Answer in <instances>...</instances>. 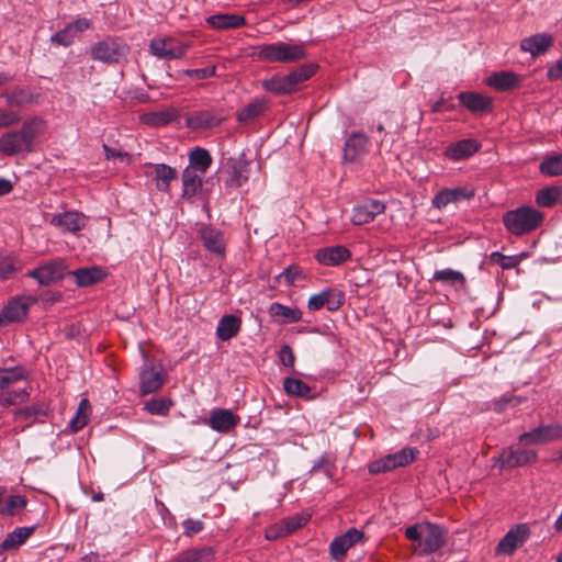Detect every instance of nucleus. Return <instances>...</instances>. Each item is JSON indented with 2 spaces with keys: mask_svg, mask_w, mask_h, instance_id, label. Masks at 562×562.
<instances>
[{
  "mask_svg": "<svg viewBox=\"0 0 562 562\" xmlns=\"http://www.w3.org/2000/svg\"><path fill=\"white\" fill-rule=\"evenodd\" d=\"M27 505V498L22 495H11L3 507H0V515L14 516L18 510Z\"/></svg>",
  "mask_w": 562,
  "mask_h": 562,
  "instance_id": "nucleus-49",
  "label": "nucleus"
},
{
  "mask_svg": "<svg viewBox=\"0 0 562 562\" xmlns=\"http://www.w3.org/2000/svg\"><path fill=\"white\" fill-rule=\"evenodd\" d=\"M150 53L161 59H178L182 58L188 50V45L186 44H175L170 40H153L149 45Z\"/></svg>",
  "mask_w": 562,
  "mask_h": 562,
  "instance_id": "nucleus-16",
  "label": "nucleus"
},
{
  "mask_svg": "<svg viewBox=\"0 0 562 562\" xmlns=\"http://www.w3.org/2000/svg\"><path fill=\"white\" fill-rule=\"evenodd\" d=\"M519 403V400L515 396H502L494 403V409L496 412H503L507 405L515 406Z\"/></svg>",
  "mask_w": 562,
  "mask_h": 562,
  "instance_id": "nucleus-62",
  "label": "nucleus"
},
{
  "mask_svg": "<svg viewBox=\"0 0 562 562\" xmlns=\"http://www.w3.org/2000/svg\"><path fill=\"white\" fill-rule=\"evenodd\" d=\"M385 211V205L379 200H370L361 205L355 206L351 221L355 225H363L372 222L376 215Z\"/></svg>",
  "mask_w": 562,
  "mask_h": 562,
  "instance_id": "nucleus-25",
  "label": "nucleus"
},
{
  "mask_svg": "<svg viewBox=\"0 0 562 562\" xmlns=\"http://www.w3.org/2000/svg\"><path fill=\"white\" fill-rule=\"evenodd\" d=\"M316 260L324 266H339L351 258L350 250L341 245L324 247L316 251Z\"/></svg>",
  "mask_w": 562,
  "mask_h": 562,
  "instance_id": "nucleus-22",
  "label": "nucleus"
},
{
  "mask_svg": "<svg viewBox=\"0 0 562 562\" xmlns=\"http://www.w3.org/2000/svg\"><path fill=\"white\" fill-rule=\"evenodd\" d=\"M182 527L183 535L187 537H192L203 530L204 522L202 520L188 518L182 522Z\"/></svg>",
  "mask_w": 562,
  "mask_h": 562,
  "instance_id": "nucleus-59",
  "label": "nucleus"
},
{
  "mask_svg": "<svg viewBox=\"0 0 562 562\" xmlns=\"http://www.w3.org/2000/svg\"><path fill=\"white\" fill-rule=\"evenodd\" d=\"M90 408L91 407L89 401L87 398H82L79 403L75 416L69 422V428L72 432L79 431L87 425L89 420Z\"/></svg>",
  "mask_w": 562,
  "mask_h": 562,
  "instance_id": "nucleus-42",
  "label": "nucleus"
},
{
  "mask_svg": "<svg viewBox=\"0 0 562 562\" xmlns=\"http://www.w3.org/2000/svg\"><path fill=\"white\" fill-rule=\"evenodd\" d=\"M537 458L535 450L507 448L502 450L496 463L501 470L515 469L531 464L537 461Z\"/></svg>",
  "mask_w": 562,
  "mask_h": 562,
  "instance_id": "nucleus-12",
  "label": "nucleus"
},
{
  "mask_svg": "<svg viewBox=\"0 0 562 562\" xmlns=\"http://www.w3.org/2000/svg\"><path fill=\"white\" fill-rule=\"evenodd\" d=\"M241 327V319L235 315H224L217 325L216 336L223 341H227L235 337Z\"/></svg>",
  "mask_w": 562,
  "mask_h": 562,
  "instance_id": "nucleus-36",
  "label": "nucleus"
},
{
  "mask_svg": "<svg viewBox=\"0 0 562 562\" xmlns=\"http://www.w3.org/2000/svg\"><path fill=\"white\" fill-rule=\"evenodd\" d=\"M181 74L193 80H203L214 77L216 75V67L207 66L204 68L184 69L181 70Z\"/></svg>",
  "mask_w": 562,
  "mask_h": 562,
  "instance_id": "nucleus-55",
  "label": "nucleus"
},
{
  "mask_svg": "<svg viewBox=\"0 0 562 562\" xmlns=\"http://www.w3.org/2000/svg\"><path fill=\"white\" fill-rule=\"evenodd\" d=\"M66 274L65 262L63 260H53L30 270L26 277L36 280L40 285L48 286L61 281Z\"/></svg>",
  "mask_w": 562,
  "mask_h": 562,
  "instance_id": "nucleus-7",
  "label": "nucleus"
},
{
  "mask_svg": "<svg viewBox=\"0 0 562 562\" xmlns=\"http://www.w3.org/2000/svg\"><path fill=\"white\" fill-rule=\"evenodd\" d=\"M10 108H22L36 102V95L32 89L25 87H16L10 91L1 93Z\"/></svg>",
  "mask_w": 562,
  "mask_h": 562,
  "instance_id": "nucleus-32",
  "label": "nucleus"
},
{
  "mask_svg": "<svg viewBox=\"0 0 562 562\" xmlns=\"http://www.w3.org/2000/svg\"><path fill=\"white\" fill-rule=\"evenodd\" d=\"M417 454L418 450L414 448H403L402 450L395 453H391V457L393 459L395 468H400L412 463L416 459Z\"/></svg>",
  "mask_w": 562,
  "mask_h": 562,
  "instance_id": "nucleus-50",
  "label": "nucleus"
},
{
  "mask_svg": "<svg viewBox=\"0 0 562 562\" xmlns=\"http://www.w3.org/2000/svg\"><path fill=\"white\" fill-rule=\"evenodd\" d=\"M405 537L417 543L418 554L425 557L440 550L447 538V530L437 524H415L405 529Z\"/></svg>",
  "mask_w": 562,
  "mask_h": 562,
  "instance_id": "nucleus-2",
  "label": "nucleus"
},
{
  "mask_svg": "<svg viewBox=\"0 0 562 562\" xmlns=\"http://www.w3.org/2000/svg\"><path fill=\"white\" fill-rule=\"evenodd\" d=\"M480 148L481 145L479 142L472 138H467L450 144L446 147L443 155L450 160L460 161L473 156Z\"/></svg>",
  "mask_w": 562,
  "mask_h": 562,
  "instance_id": "nucleus-23",
  "label": "nucleus"
},
{
  "mask_svg": "<svg viewBox=\"0 0 562 562\" xmlns=\"http://www.w3.org/2000/svg\"><path fill=\"white\" fill-rule=\"evenodd\" d=\"M180 116V112L176 108H167L165 110L160 111H154L144 113L140 115L139 120L143 124L151 126V127H159V126H166L175 121H177Z\"/></svg>",
  "mask_w": 562,
  "mask_h": 562,
  "instance_id": "nucleus-30",
  "label": "nucleus"
},
{
  "mask_svg": "<svg viewBox=\"0 0 562 562\" xmlns=\"http://www.w3.org/2000/svg\"><path fill=\"white\" fill-rule=\"evenodd\" d=\"M473 196L474 190L464 187L443 189L435 195L432 204L437 209H443L450 203H456L461 200H470Z\"/></svg>",
  "mask_w": 562,
  "mask_h": 562,
  "instance_id": "nucleus-26",
  "label": "nucleus"
},
{
  "mask_svg": "<svg viewBox=\"0 0 562 562\" xmlns=\"http://www.w3.org/2000/svg\"><path fill=\"white\" fill-rule=\"evenodd\" d=\"M190 165L188 167L196 168L198 172L205 175L212 165V156L205 148L195 147L189 155Z\"/></svg>",
  "mask_w": 562,
  "mask_h": 562,
  "instance_id": "nucleus-40",
  "label": "nucleus"
},
{
  "mask_svg": "<svg viewBox=\"0 0 562 562\" xmlns=\"http://www.w3.org/2000/svg\"><path fill=\"white\" fill-rule=\"evenodd\" d=\"M539 170L550 177L562 176V154L546 157L540 162Z\"/></svg>",
  "mask_w": 562,
  "mask_h": 562,
  "instance_id": "nucleus-44",
  "label": "nucleus"
},
{
  "mask_svg": "<svg viewBox=\"0 0 562 562\" xmlns=\"http://www.w3.org/2000/svg\"><path fill=\"white\" fill-rule=\"evenodd\" d=\"M364 538L362 530L357 528L348 529L344 535L335 537L329 544V554L335 561H341L347 551Z\"/></svg>",
  "mask_w": 562,
  "mask_h": 562,
  "instance_id": "nucleus-13",
  "label": "nucleus"
},
{
  "mask_svg": "<svg viewBox=\"0 0 562 562\" xmlns=\"http://www.w3.org/2000/svg\"><path fill=\"white\" fill-rule=\"evenodd\" d=\"M203 177L204 175L198 172L196 168H184L181 176L183 199L191 200L202 190Z\"/></svg>",
  "mask_w": 562,
  "mask_h": 562,
  "instance_id": "nucleus-28",
  "label": "nucleus"
},
{
  "mask_svg": "<svg viewBox=\"0 0 562 562\" xmlns=\"http://www.w3.org/2000/svg\"><path fill=\"white\" fill-rule=\"evenodd\" d=\"M69 25H72V32L76 34V33H81V32L90 29L91 22L88 19L82 18V19L76 20L75 22L70 23Z\"/></svg>",
  "mask_w": 562,
  "mask_h": 562,
  "instance_id": "nucleus-64",
  "label": "nucleus"
},
{
  "mask_svg": "<svg viewBox=\"0 0 562 562\" xmlns=\"http://www.w3.org/2000/svg\"><path fill=\"white\" fill-rule=\"evenodd\" d=\"M199 235L206 250L217 256H224L225 240L221 231L211 225H202Z\"/></svg>",
  "mask_w": 562,
  "mask_h": 562,
  "instance_id": "nucleus-24",
  "label": "nucleus"
},
{
  "mask_svg": "<svg viewBox=\"0 0 562 562\" xmlns=\"http://www.w3.org/2000/svg\"><path fill=\"white\" fill-rule=\"evenodd\" d=\"M25 379V370L21 367L0 369V390L8 389L12 383Z\"/></svg>",
  "mask_w": 562,
  "mask_h": 562,
  "instance_id": "nucleus-47",
  "label": "nucleus"
},
{
  "mask_svg": "<svg viewBox=\"0 0 562 562\" xmlns=\"http://www.w3.org/2000/svg\"><path fill=\"white\" fill-rule=\"evenodd\" d=\"M306 522H307V518L302 515H295V516L285 518L284 519V524H285V532L284 533L294 532L295 530H297L301 527H303L304 525H306Z\"/></svg>",
  "mask_w": 562,
  "mask_h": 562,
  "instance_id": "nucleus-60",
  "label": "nucleus"
},
{
  "mask_svg": "<svg viewBox=\"0 0 562 562\" xmlns=\"http://www.w3.org/2000/svg\"><path fill=\"white\" fill-rule=\"evenodd\" d=\"M35 302L36 299L32 296L12 297L0 313V325L23 322L29 314L30 306Z\"/></svg>",
  "mask_w": 562,
  "mask_h": 562,
  "instance_id": "nucleus-9",
  "label": "nucleus"
},
{
  "mask_svg": "<svg viewBox=\"0 0 562 562\" xmlns=\"http://www.w3.org/2000/svg\"><path fill=\"white\" fill-rule=\"evenodd\" d=\"M206 23L215 30H232L244 26L246 19L235 13H218L206 18Z\"/></svg>",
  "mask_w": 562,
  "mask_h": 562,
  "instance_id": "nucleus-33",
  "label": "nucleus"
},
{
  "mask_svg": "<svg viewBox=\"0 0 562 562\" xmlns=\"http://www.w3.org/2000/svg\"><path fill=\"white\" fill-rule=\"evenodd\" d=\"M306 52L303 44L277 42L258 46L257 57L267 63H293L303 59Z\"/></svg>",
  "mask_w": 562,
  "mask_h": 562,
  "instance_id": "nucleus-5",
  "label": "nucleus"
},
{
  "mask_svg": "<svg viewBox=\"0 0 562 562\" xmlns=\"http://www.w3.org/2000/svg\"><path fill=\"white\" fill-rule=\"evenodd\" d=\"M29 396L26 389L7 391L0 394V405L4 407L18 405L27 401Z\"/></svg>",
  "mask_w": 562,
  "mask_h": 562,
  "instance_id": "nucleus-48",
  "label": "nucleus"
},
{
  "mask_svg": "<svg viewBox=\"0 0 562 562\" xmlns=\"http://www.w3.org/2000/svg\"><path fill=\"white\" fill-rule=\"evenodd\" d=\"M140 393L143 395L158 391L165 381L162 368L158 369L154 366L145 363L139 372Z\"/></svg>",
  "mask_w": 562,
  "mask_h": 562,
  "instance_id": "nucleus-18",
  "label": "nucleus"
},
{
  "mask_svg": "<svg viewBox=\"0 0 562 562\" xmlns=\"http://www.w3.org/2000/svg\"><path fill=\"white\" fill-rule=\"evenodd\" d=\"M535 201L539 206L552 207L562 201V189L559 187H546L536 192Z\"/></svg>",
  "mask_w": 562,
  "mask_h": 562,
  "instance_id": "nucleus-39",
  "label": "nucleus"
},
{
  "mask_svg": "<svg viewBox=\"0 0 562 562\" xmlns=\"http://www.w3.org/2000/svg\"><path fill=\"white\" fill-rule=\"evenodd\" d=\"M239 422V416L234 414L231 409L215 408L210 415L209 426L217 432L227 434L233 430Z\"/></svg>",
  "mask_w": 562,
  "mask_h": 562,
  "instance_id": "nucleus-20",
  "label": "nucleus"
},
{
  "mask_svg": "<svg viewBox=\"0 0 562 562\" xmlns=\"http://www.w3.org/2000/svg\"><path fill=\"white\" fill-rule=\"evenodd\" d=\"M432 281H438L450 285H463L465 283V278L460 271L447 268L435 271L432 276Z\"/></svg>",
  "mask_w": 562,
  "mask_h": 562,
  "instance_id": "nucleus-46",
  "label": "nucleus"
},
{
  "mask_svg": "<svg viewBox=\"0 0 562 562\" xmlns=\"http://www.w3.org/2000/svg\"><path fill=\"white\" fill-rule=\"evenodd\" d=\"M269 314L281 324L296 323L302 319V311L297 307H291L274 302L269 307Z\"/></svg>",
  "mask_w": 562,
  "mask_h": 562,
  "instance_id": "nucleus-35",
  "label": "nucleus"
},
{
  "mask_svg": "<svg viewBox=\"0 0 562 562\" xmlns=\"http://www.w3.org/2000/svg\"><path fill=\"white\" fill-rule=\"evenodd\" d=\"M46 127L45 120L40 116L24 121L20 130L0 136V153L9 157L33 153L35 138L44 134Z\"/></svg>",
  "mask_w": 562,
  "mask_h": 562,
  "instance_id": "nucleus-1",
  "label": "nucleus"
},
{
  "mask_svg": "<svg viewBox=\"0 0 562 562\" xmlns=\"http://www.w3.org/2000/svg\"><path fill=\"white\" fill-rule=\"evenodd\" d=\"M279 359L283 366L289 368L294 367L295 356L292 348L289 345H284L281 347L279 351Z\"/></svg>",
  "mask_w": 562,
  "mask_h": 562,
  "instance_id": "nucleus-61",
  "label": "nucleus"
},
{
  "mask_svg": "<svg viewBox=\"0 0 562 562\" xmlns=\"http://www.w3.org/2000/svg\"><path fill=\"white\" fill-rule=\"evenodd\" d=\"M21 121L19 112L0 108V128H9Z\"/></svg>",
  "mask_w": 562,
  "mask_h": 562,
  "instance_id": "nucleus-57",
  "label": "nucleus"
},
{
  "mask_svg": "<svg viewBox=\"0 0 562 562\" xmlns=\"http://www.w3.org/2000/svg\"><path fill=\"white\" fill-rule=\"evenodd\" d=\"M266 110L265 101L256 100L250 102L245 108L236 113V119L240 123H248L257 117H259L263 111Z\"/></svg>",
  "mask_w": 562,
  "mask_h": 562,
  "instance_id": "nucleus-43",
  "label": "nucleus"
},
{
  "mask_svg": "<svg viewBox=\"0 0 562 562\" xmlns=\"http://www.w3.org/2000/svg\"><path fill=\"white\" fill-rule=\"evenodd\" d=\"M491 262L498 265L502 269H513L520 262V256H505L499 251L490 255Z\"/></svg>",
  "mask_w": 562,
  "mask_h": 562,
  "instance_id": "nucleus-51",
  "label": "nucleus"
},
{
  "mask_svg": "<svg viewBox=\"0 0 562 562\" xmlns=\"http://www.w3.org/2000/svg\"><path fill=\"white\" fill-rule=\"evenodd\" d=\"M553 45V37L548 33H538L524 38L520 42V49L529 53L532 57L544 54Z\"/></svg>",
  "mask_w": 562,
  "mask_h": 562,
  "instance_id": "nucleus-27",
  "label": "nucleus"
},
{
  "mask_svg": "<svg viewBox=\"0 0 562 562\" xmlns=\"http://www.w3.org/2000/svg\"><path fill=\"white\" fill-rule=\"evenodd\" d=\"M170 403L165 400H151L146 403L145 408L153 415H165L169 412Z\"/></svg>",
  "mask_w": 562,
  "mask_h": 562,
  "instance_id": "nucleus-58",
  "label": "nucleus"
},
{
  "mask_svg": "<svg viewBox=\"0 0 562 562\" xmlns=\"http://www.w3.org/2000/svg\"><path fill=\"white\" fill-rule=\"evenodd\" d=\"M396 469L391 454L378 459L369 464V472L371 474H380Z\"/></svg>",
  "mask_w": 562,
  "mask_h": 562,
  "instance_id": "nucleus-53",
  "label": "nucleus"
},
{
  "mask_svg": "<svg viewBox=\"0 0 562 562\" xmlns=\"http://www.w3.org/2000/svg\"><path fill=\"white\" fill-rule=\"evenodd\" d=\"M214 559L212 547L191 548L178 553L172 562H211Z\"/></svg>",
  "mask_w": 562,
  "mask_h": 562,
  "instance_id": "nucleus-37",
  "label": "nucleus"
},
{
  "mask_svg": "<svg viewBox=\"0 0 562 562\" xmlns=\"http://www.w3.org/2000/svg\"><path fill=\"white\" fill-rule=\"evenodd\" d=\"M529 537L530 528L527 524L512 527L496 546L495 555H512Z\"/></svg>",
  "mask_w": 562,
  "mask_h": 562,
  "instance_id": "nucleus-8",
  "label": "nucleus"
},
{
  "mask_svg": "<svg viewBox=\"0 0 562 562\" xmlns=\"http://www.w3.org/2000/svg\"><path fill=\"white\" fill-rule=\"evenodd\" d=\"M18 270H20V265L13 257L7 256L0 258L1 280L11 278Z\"/></svg>",
  "mask_w": 562,
  "mask_h": 562,
  "instance_id": "nucleus-52",
  "label": "nucleus"
},
{
  "mask_svg": "<svg viewBox=\"0 0 562 562\" xmlns=\"http://www.w3.org/2000/svg\"><path fill=\"white\" fill-rule=\"evenodd\" d=\"M521 83V77L513 71H497L486 79V85L496 91H509Z\"/></svg>",
  "mask_w": 562,
  "mask_h": 562,
  "instance_id": "nucleus-29",
  "label": "nucleus"
},
{
  "mask_svg": "<svg viewBox=\"0 0 562 562\" xmlns=\"http://www.w3.org/2000/svg\"><path fill=\"white\" fill-rule=\"evenodd\" d=\"M283 389L286 394L291 396L307 397L311 393L308 384L294 378H285L283 381Z\"/></svg>",
  "mask_w": 562,
  "mask_h": 562,
  "instance_id": "nucleus-45",
  "label": "nucleus"
},
{
  "mask_svg": "<svg viewBox=\"0 0 562 562\" xmlns=\"http://www.w3.org/2000/svg\"><path fill=\"white\" fill-rule=\"evenodd\" d=\"M75 33L72 25H67L64 30L54 33L50 37L52 43L60 46H69L74 43Z\"/></svg>",
  "mask_w": 562,
  "mask_h": 562,
  "instance_id": "nucleus-54",
  "label": "nucleus"
},
{
  "mask_svg": "<svg viewBox=\"0 0 562 562\" xmlns=\"http://www.w3.org/2000/svg\"><path fill=\"white\" fill-rule=\"evenodd\" d=\"M251 162L246 159L245 155H240L237 158L228 159L229 178L227 186L239 188L246 183L250 176Z\"/></svg>",
  "mask_w": 562,
  "mask_h": 562,
  "instance_id": "nucleus-19",
  "label": "nucleus"
},
{
  "mask_svg": "<svg viewBox=\"0 0 562 562\" xmlns=\"http://www.w3.org/2000/svg\"><path fill=\"white\" fill-rule=\"evenodd\" d=\"M68 274L75 279L78 286H90L97 284L106 277V273L102 268L97 266L79 268L68 272Z\"/></svg>",
  "mask_w": 562,
  "mask_h": 562,
  "instance_id": "nucleus-31",
  "label": "nucleus"
},
{
  "mask_svg": "<svg viewBox=\"0 0 562 562\" xmlns=\"http://www.w3.org/2000/svg\"><path fill=\"white\" fill-rule=\"evenodd\" d=\"M128 53V45L113 37H106L90 48L91 57L105 64H120L126 59Z\"/></svg>",
  "mask_w": 562,
  "mask_h": 562,
  "instance_id": "nucleus-6",
  "label": "nucleus"
},
{
  "mask_svg": "<svg viewBox=\"0 0 562 562\" xmlns=\"http://www.w3.org/2000/svg\"><path fill=\"white\" fill-rule=\"evenodd\" d=\"M345 303V294L342 291L334 288H326L319 293L313 294L307 302L310 311H319L326 308L329 312L338 311Z\"/></svg>",
  "mask_w": 562,
  "mask_h": 562,
  "instance_id": "nucleus-11",
  "label": "nucleus"
},
{
  "mask_svg": "<svg viewBox=\"0 0 562 562\" xmlns=\"http://www.w3.org/2000/svg\"><path fill=\"white\" fill-rule=\"evenodd\" d=\"M544 214L529 205H521L503 214L506 231L514 236H522L536 231L543 222Z\"/></svg>",
  "mask_w": 562,
  "mask_h": 562,
  "instance_id": "nucleus-4",
  "label": "nucleus"
},
{
  "mask_svg": "<svg viewBox=\"0 0 562 562\" xmlns=\"http://www.w3.org/2000/svg\"><path fill=\"white\" fill-rule=\"evenodd\" d=\"M460 103L471 113H488L493 110V99L476 92L463 91L458 94Z\"/></svg>",
  "mask_w": 562,
  "mask_h": 562,
  "instance_id": "nucleus-21",
  "label": "nucleus"
},
{
  "mask_svg": "<svg viewBox=\"0 0 562 562\" xmlns=\"http://www.w3.org/2000/svg\"><path fill=\"white\" fill-rule=\"evenodd\" d=\"M36 526L19 527L8 533L0 544L1 550L15 549L23 544L35 531Z\"/></svg>",
  "mask_w": 562,
  "mask_h": 562,
  "instance_id": "nucleus-38",
  "label": "nucleus"
},
{
  "mask_svg": "<svg viewBox=\"0 0 562 562\" xmlns=\"http://www.w3.org/2000/svg\"><path fill=\"white\" fill-rule=\"evenodd\" d=\"M49 223L63 232L77 233L87 226L88 217L78 211L54 214Z\"/></svg>",
  "mask_w": 562,
  "mask_h": 562,
  "instance_id": "nucleus-14",
  "label": "nucleus"
},
{
  "mask_svg": "<svg viewBox=\"0 0 562 562\" xmlns=\"http://www.w3.org/2000/svg\"><path fill=\"white\" fill-rule=\"evenodd\" d=\"M549 80L562 79V58L558 59L554 65L548 69L547 74Z\"/></svg>",
  "mask_w": 562,
  "mask_h": 562,
  "instance_id": "nucleus-63",
  "label": "nucleus"
},
{
  "mask_svg": "<svg viewBox=\"0 0 562 562\" xmlns=\"http://www.w3.org/2000/svg\"><path fill=\"white\" fill-rule=\"evenodd\" d=\"M369 138L364 133L355 132L345 142L344 159L355 162L368 153Z\"/></svg>",
  "mask_w": 562,
  "mask_h": 562,
  "instance_id": "nucleus-17",
  "label": "nucleus"
},
{
  "mask_svg": "<svg viewBox=\"0 0 562 562\" xmlns=\"http://www.w3.org/2000/svg\"><path fill=\"white\" fill-rule=\"evenodd\" d=\"M302 278H304L302 270L297 266L292 265L278 274L276 281L280 282L281 279H284L286 285H293L296 280Z\"/></svg>",
  "mask_w": 562,
  "mask_h": 562,
  "instance_id": "nucleus-56",
  "label": "nucleus"
},
{
  "mask_svg": "<svg viewBox=\"0 0 562 562\" xmlns=\"http://www.w3.org/2000/svg\"><path fill=\"white\" fill-rule=\"evenodd\" d=\"M155 179L157 189L166 192L170 188V182L177 179V171L168 165L158 164L155 166Z\"/></svg>",
  "mask_w": 562,
  "mask_h": 562,
  "instance_id": "nucleus-41",
  "label": "nucleus"
},
{
  "mask_svg": "<svg viewBox=\"0 0 562 562\" xmlns=\"http://www.w3.org/2000/svg\"><path fill=\"white\" fill-rule=\"evenodd\" d=\"M562 439V424L541 425L518 437L520 443L543 445Z\"/></svg>",
  "mask_w": 562,
  "mask_h": 562,
  "instance_id": "nucleus-10",
  "label": "nucleus"
},
{
  "mask_svg": "<svg viewBox=\"0 0 562 562\" xmlns=\"http://www.w3.org/2000/svg\"><path fill=\"white\" fill-rule=\"evenodd\" d=\"M223 120V116L214 110H200L194 111L187 116L186 126L191 131H202L218 126Z\"/></svg>",
  "mask_w": 562,
  "mask_h": 562,
  "instance_id": "nucleus-15",
  "label": "nucleus"
},
{
  "mask_svg": "<svg viewBox=\"0 0 562 562\" xmlns=\"http://www.w3.org/2000/svg\"><path fill=\"white\" fill-rule=\"evenodd\" d=\"M318 69L314 63L299 66L285 76L276 75L261 82L262 88L276 95L290 94L300 89V86L308 80Z\"/></svg>",
  "mask_w": 562,
  "mask_h": 562,
  "instance_id": "nucleus-3",
  "label": "nucleus"
},
{
  "mask_svg": "<svg viewBox=\"0 0 562 562\" xmlns=\"http://www.w3.org/2000/svg\"><path fill=\"white\" fill-rule=\"evenodd\" d=\"M47 415V407L44 404H34L15 411L14 417L18 422H25V426H22L20 431H24L25 428L32 426L35 422H43V418Z\"/></svg>",
  "mask_w": 562,
  "mask_h": 562,
  "instance_id": "nucleus-34",
  "label": "nucleus"
}]
</instances>
